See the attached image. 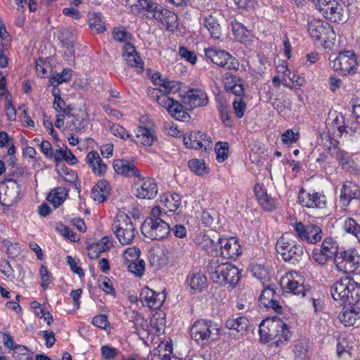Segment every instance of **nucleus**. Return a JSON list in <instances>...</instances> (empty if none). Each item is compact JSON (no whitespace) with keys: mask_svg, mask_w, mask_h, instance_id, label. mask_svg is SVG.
Wrapping results in <instances>:
<instances>
[{"mask_svg":"<svg viewBox=\"0 0 360 360\" xmlns=\"http://www.w3.org/2000/svg\"><path fill=\"white\" fill-rule=\"evenodd\" d=\"M207 272L213 282L221 285L234 287L240 281V271L229 262H219V258L212 259Z\"/></svg>","mask_w":360,"mask_h":360,"instance_id":"obj_1","label":"nucleus"},{"mask_svg":"<svg viewBox=\"0 0 360 360\" xmlns=\"http://www.w3.org/2000/svg\"><path fill=\"white\" fill-rule=\"evenodd\" d=\"M330 292L340 304L355 306L360 301V283L351 277L342 278L333 284Z\"/></svg>","mask_w":360,"mask_h":360,"instance_id":"obj_2","label":"nucleus"},{"mask_svg":"<svg viewBox=\"0 0 360 360\" xmlns=\"http://www.w3.org/2000/svg\"><path fill=\"white\" fill-rule=\"evenodd\" d=\"M112 230L123 245L131 244L138 233L132 219L124 212L117 214L112 224Z\"/></svg>","mask_w":360,"mask_h":360,"instance_id":"obj_3","label":"nucleus"},{"mask_svg":"<svg viewBox=\"0 0 360 360\" xmlns=\"http://www.w3.org/2000/svg\"><path fill=\"white\" fill-rule=\"evenodd\" d=\"M276 250L281 255L283 259L293 264H298L304 258L307 257L303 246L297 244L288 235L281 237L276 244Z\"/></svg>","mask_w":360,"mask_h":360,"instance_id":"obj_4","label":"nucleus"},{"mask_svg":"<svg viewBox=\"0 0 360 360\" xmlns=\"http://www.w3.org/2000/svg\"><path fill=\"white\" fill-rule=\"evenodd\" d=\"M191 338L202 345L213 341L218 336V328L212 321H196L190 330Z\"/></svg>","mask_w":360,"mask_h":360,"instance_id":"obj_5","label":"nucleus"},{"mask_svg":"<svg viewBox=\"0 0 360 360\" xmlns=\"http://www.w3.org/2000/svg\"><path fill=\"white\" fill-rule=\"evenodd\" d=\"M308 31L312 38L323 43L326 46L333 44L335 33L330 25L321 20L314 19L308 24Z\"/></svg>","mask_w":360,"mask_h":360,"instance_id":"obj_6","label":"nucleus"},{"mask_svg":"<svg viewBox=\"0 0 360 360\" xmlns=\"http://www.w3.org/2000/svg\"><path fill=\"white\" fill-rule=\"evenodd\" d=\"M334 263L339 272L352 273L360 265V253L354 248L341 251L334 257Z\"/></svg>","mask_w":360,"mask_h":360,"instance_id":"obj_7","label":"nucleus"},{"mask_svg":"<svg viewBox=\"0 0 360 360\" xmlns=\"http://www.w3.org/2000/svg\"><path fill=\"white\" fill-rule=\"evenodd\" d=\"M141 233L150 240H160L166 237L171 227L166 220H157L146 218L141 227Z\"/></svg>","mask_w":360,"mask_h":360,"instance_id":"obj_8","label":"nucleus"},{"mask_svg":"<svg viewBox=\"0 0 360 360\" xmlns=\"http://www.w3.org/2000/svg\"><path fill=\"white\" fill-rule=\"evenodd\" d=\"M206 57L218 66L229 70L237 69L239 63L228 52L218 49L216 47H211L205 50Z\"/></svg>","mask_w":360,"mask_h":360,"instance_id":"obj_9","label":"nucleus"},{"mask_svg":"<svg viewBox=\"0 0 360 360\" xmlns=\"http://www.w3.org/2000/svg\"><path fill=\"white\" fill-rule=\"evenodd\" d=\"M167 94L161 92L160 95H157V102L165 108L175 119L184 122L188 121L190 115L183 109L182 104L169 97Z\"/></svg>","mask_w":360,"mask_h":360,"instance_id":"obj_10","label":"nucleus"},{"mask_svg":"<svg viewBox=\"0 0 360 360\" xmlns=\"http://www.w3.org/2000/svg\"><path fill=\"white\" fill-rule=\"evenodd\" d=\"M332 68L346 75L354 72L357 65V60L353 51H347L341 52L332 60Z\"/></svg>","mask_w":360,"mask_h":360,"instance_id":"obj_11","label":"nucleus"},{"mask_svg":"<svg viewBox=\"0 0 360 360\" xmlns=\"http://www.w3.org/2000/svg\"><path fill=\"white\" fill-rule=\"evenodd\" d=\"M135 195L139 199H153L158 194V186L153 179L139 175L134 179Z\"/></svg>","mask_w":360,"mask_h":360,"instance_id":"obj_12","label":"nucleus"},{"mask_svg":"<svg viewBox=\"0 0 360 360\" xmlns=\"http://www.w3.org/2000/svg\"><path fill=\"white\" fill-rule=\"evenodd\" d=\"M281 285L294 295L304 297L307 289L304 285V279L297 272H288L281 279Z\"/></svg>","mask_w":360,"mask_h":360,"instance_id":"obj_13","label":"nucleus"},{"mask_svg":"<svg viewBox=\"0 0 360 360\" xmlns=\"http://www.w3.org/2000/svg\"><path fill=\"white\" fill-rule=\"evenodd\" d=\"M294 230L297 237L308 243L315 244L322 238L321 229L314 224L304 225L302 222H296Z\"/></svg>","mask_w":360,"mask_h":360,"instance_id":"obj_14","label":"nucleus"},{"mask_svg":"<svg viewBox=\"0 0 360 360\" xmlns=\"http://www.w3.org/2000/svg\"><path fill=\"white\" fill-rule=\"evenodd\" d=\"M284 327V322L278 318L266 319L259 325V333L262 341L267 342L278 338V331Z\"/></svg>","mask_w":360,"mask_h":360,"instance_id":"obj_15","label":"nucleus"},{"mask_svg":"<svg viewBox=\"0 0 360 360\" xmlns=\"http://www.w3.org/2000/svg\"><path fill=\"white\" fill-rule=\"evenodd\" d=\"M182 107L187 112L198 107L205 106L207 104V96L206 93L199 89L188 90L182 96Z\"/></svg>","mask_w":360,"mask_h":360,"instance_id":"obj_16","label":"nucleus"},{"mask_svg":"<svg viewBox=\"0 0 360 360\" xmlns=\"http://www.w3.org/2000/svg\"><path fill=\"white\" fill-rule=\"evenodd\" d=\"M298 199L300 203L308 208H323L326 204V196L321 193H307L301 189L299 193Z\"/></svg>","mask_w":360,"mask_h":360,"instance_id":"obj_17","label":"nucleus"},{"mask_svg":"<svg viewBox=\"0 0 360 360\" xmlns=\"http://www.w3.org/2000/svg\"><path fill=\"white\" fill-rule=\"evenodd\" d=\"M166 296L164 293L156 292L148 287H144L140 293V300L143 305L151 309H158L164 303Z\"/></svg>","mask_w":360,"mask_h":360,"instance_id":"obj_18","label":"nucleus"},{"mask_svg":"<svg viewBox=\"0 0 360 360\" xmlns=\"http://www.w3.org/2000/svg\"><path fill=\"white\" fill-rule=\"evenodd\" d=\"M184 143L188 148L197 150L203 148L206 150L208 147H210L211 141L205 134L200 131H194L184 136Z\"/></svg>","mask_w":360,"mask_h":360,"instance_id":"obj_19","label":"nucleus"},{"mask_svg":"<svg viewBox=\"0 0 360 360\" xmlns=\"http://www.w3.org/2000/svg\"><path fill=\"white\" fill-rule=\"evenodd\" d=\"M221 247V254L226 259H236L241 254V248L238 240L235 237L219 239Z\"/></svg>","mask_w":360,"mask_h":360,"instance_id":"obj_20","label":"nucleus"},{"mask_svg":"<svg viewBox=\"0 0 360 360\" xmlns=\"http://www.w3.org/2000/svg\"><path fill=\"white\" fill-rule=\"evenodd\" d=\"M1 189L3 191L5 204L10 205L15 203L19 198L20 190L17 182L12 179H6L1 184Z\"/></svg>","mask_w":360,"mask_h":360,"instance_id":"obj_21","label":"nucleus"},{"mask_svg":"<svg viewBox=\"0 0 360 360\" xmlns=\"http://www.w3.org/2000/svg\"><path fill=\"white\" fill-rule=\"evenodd\" d=\"M123 50V56L127 65L134 68L137 73H141L143 70L144 64L135 47L131 44L127 43L124 44Z\"/></svg>","mask_w":360,"mask_h":360,"instance_id":"obj_22","label":"nucleus"},{"mask_svg":"<svg viewBox=\"0 0 360 360\" xmlns=\"http://www.w3.org/2000/svg\"><path fill=\"white\" fill-rule=\"evenodd\" d=\"M131 6V11L142 18L152 19L157 4L150 0H136Z\"/></svg>","mask_w":360,"mask_h":360,"instance_id":"obj_23","label":"nucleus"},{"mask_svg":"<svg viewBox=\"0 0 360 360\" xmlns=\"http://www.w3.org/2000/svg\"><path fill=\"white\" fill-rule=\"evenodd\" d=\"M151 17L152 19L160 22L168 30L173 28L177 20V16L174 12L158 5Z\"/></svg>","mask_w":360,"mask_h":360,"instance_id":"obj_24","label":"nucleus"},{"mask_svg":"<svg viewBox=\"0 0 360 360\" xmlns=\"http://www.w3.org/2000/svg\"><path fill=\"white\" fill-rule=\"evenodd\" d=\"M278 295L274 289L271 288H266L262 290L259 297L260 305L266 308H271L276 312L281 311V306L277 300Z\"/></svg>","mask_w":360,"mask_h":360,"instance_id":"obj_25","label":"nucleus"},{"mask_svg":"<svg viewBox=\"0 0 360 360\" xmlns=\"http://www.w3.org/2000/svg\"><path fill=\"white\" fill-rule=\"evenodd\" d=\"M321 11L324 17L335 22H343L345 19L342 13V8L335 0L331 4L322 6Z\"/></svg>","mask_w":360,"mask_h":360,"instance_id":"obj_26","label":"nucleus"},{"mask_svg":"<svg viewBox=\"0 0 360 360\" xmlns=\"http://www.w3.org/2000/svg\"><path fill=\"white\" fill-rule=\"evenodd\" d=\"M113 168L117 174L124 175V176H134V179H136L140 175L139 170L134 165L124 160H115Z\"/></svg>","mask_w":360,"mask_h":360,"instance_id":"obj_27","label":"nucleus"},{"mask_svg":"<svg viewBox=\"0 0 360 360\" xmlns=\"http://www.w3.org/2000/svg\"><path fill=\"white\" fill-rule=\"evenodd\" d=\"M255 193L259 203L266 211H272L276 208L274 200L267 194L266 191L260 185L255 186Z\"/></svg>","mask_w":360,"mask_h":360,"instance_id":"obj_28","label":"nucleus"},{"mask_svg":"<svg viewBox=\"0 0 360 360\" xmlns=\"http://www.w3.org/2000/svg\"><path fill=\"white\" fill-rule=\"evenodd\" d=\"M86 159V162L90 165L94 174L102 175L105 173L107 166L97 152L90 151L87 154Z\"/></svg>","mask_w":360,"mask_h":360,"instance_id":"obj_29","label":"nucleus"},{"mask_svg":"<svg viewBox=\"0 0 360 360\" xmlns=\"http://www.w3.org/2000/svg\"><path fill=\"white\" fill-rule=\"evenodd\" d=\"M217 12H214L204 18V26L208 30L210 37L214 39H218L221 36V27L217 18Z\"/></svg>","mask_w":360,"mask_h":360,"instance_id":"obj_30","label":"nucleus"},{"mask_svg":"<svg viewBox=\"0 0 360 360\" xmlns=\"http://www.w3.org/2000/svg\"><path fill=\"white\" fill-rule=\"evenodd\" d=\"M135 132L137 141L144 146H150L157 140L155 131L153 129L139 127Z\"/></svg>","mask_w":360,"mask_h":360,"instance_id":"obj_31","label":"nucleus"},{"mask_svg":"<svg viewBox=\"0 0 360 360\" xmlns=\"http://www.w3.org/2000/svg\"><path fill=\"white\" fill-rule=\"evenodd\" d=\"M110 185L105 180L99 181L91 191V198L98 202H103L110 193Z\"/></svg>","mask_w":360,"mask_h":360,"instance_id":"obj_32","label":"nucleus"},{"mask_svg":"<svg viewBox=\"0 0 360 360\" xmlns=\"http://www.w3.org/2000/svg\"><path fill=\"white\" fill-rule=\"evenodd\" d=\"M152 79L156 86H159L162 88L160 90L161 92L170 93L172 91H176L179 89V84L174 81H169L162 77L159 73H155Z\"/></svg>","mask_w":360,"mask_h":360,"instance_id":"obj_33","label":"nucleus"},{"mask_svg":"<svg viewBox=\"0 0 360 360\" xmlns=\"http://www.w3.org/2000/svg\"><path fill=\"white\" fill-rule=\"evenodd\" d=\"M161 202L169 212H175L180 207L181 199L179 194L169 193L161 197Z\"/></svg>","mask_w":360,"mask_h":360,"instance_id":"obj_34","label":"nucleus"},{"mask_svg":"<svg viewBox=\"0 0 360 360\" xmlns=\"http://www.w3.org/2000/svg\"><path fill=\"white\" fill-rule=\"evenodd\" d=\"M68 191L65 187H58L52 190L47 196L48 201L55 208L58 207L65 200Z\"/></svg>","mask_w":360,"mask_h":360,"instance_id":"obj_35","label":"nucleus"},{"mask_svg":"<svg viewBox=\"0 0 360 360\" xmlns=\"http://www.w3.org/2000/svg\"><path fill=\"white\" fill-rule=\"evenodd\" d=\"M338 319L345 326H348L360 323L359 312V311L354 310L353 308L341 311L338 315Z\"/></svg>","mask_w":360,"mask_h":360,"instance_id":"obj_36","label":"nucleus"},{"mask_svg":"<svg viewBox=\"0 0 360 360\" xmlns=\"http://www.w3.org/2000/svg\"><path fill=\"white\" fill-rule=\"evenodd\" d=\"M53 159L57 164L63 160L70 165H75L77 162L75 155L67 147L65 149L60 148L56 150Z\"/></svg>","mask_w":360,"mask_h":360,"instance_id":"obj_37","label":"nucleus"},{"mask_svg":"<svg viewBox=\"0 0 360 360\" xmlns=\"http://www.w3.org/2000/svg\"><path fill=\"white\" fill-rule=\"evenodd\" d=\"M248 326V320L244 316L229 319L226 321V327L237 332L245 331Z\"/></svg>","mask_w":360,"mask_h":360,"instance_id":"obj_38","label":"nucleus"},{"mask_svg":"<svg viewBox=\"0 0 360 360\" xmlns=\"http://www.w3.org/2000/svg\"><path fill=\"white\" fill-rule=\"evenodd\" d=\"M357 188L352 184L343 185L341 189L340 200L344 205H348L350 201L356 198Z\"/></svg>","mask_w":360,"mask_h":360,"instance_id":"obj_39","label":"nucleus"},{"mask_svg":"<svg viewBox=\"0 0 360 360\" xmlns=\"http://www.w3.org/2000/svg\"><path fill=\"white\" fill-rule=\"evenodd\" d=\"M232 32L235 38L240 41H246L250 36L249 31L243 25L236 20L231 23Z\"/></svg>","mask_w":360,"mask_h":360,"instance_id":"obj_40","label":"nucleus"},{"mask_svg":"<svg viewBox=\"0 0 360 360\" xmlns=\"http://www.w3.org/2000/svg\"><path fill=\"white\" fill-rule=\"evenodd\" d=\"M189 169L199 176H203L209 173L210 169L205 165L202 160L193 159L188 161Z\"/></svg>","mask_w":360,"mask_h":360,"instance_id":"obj_41","label":"nucleus"},{"mask_svg":"<svg viewBox=\"0 0 360 360\" xmlns=\"http://www.w3.org/2000/svg\"><path fill=\"white\" fill-rule=\"evenodd\" d=\"M53 94L54 96V101L53 103V108L58 112L65 113L67 115V117H70V112H72V108L62 99L60 94L54 92H53Z\"/></svg>","mask_w":360,"mask_h":360,"instance_id":"obj_42","label":"nucleus"},{"mask_svg":"<svg viewBox=\"0 0 360 360\" xmlns=\"http://www.w3.org/2000/svg\"><path fill=\"white\" fill-rule=\"evenodd\" d=\"M89 27L97 33H102L106 30L105 22L100 13H94L89 16Z\"/></svg>","mask_w":360,"mask_h":360,"instance_id":"obj_43","label":"nucleus"},{"mask_svg":"<svg viewBox=\"0 0 360 360\" xmlns=\"http://www.w3.org/2000/svg\"><path fill=\"white\" fill-rule=\"evenodd\" d=\"M67 124L72 131H79L84 129L86 124V120L79 115H75L70 112V117H68Z\"/></svg>","mask_w":360,"mask_h":360,"instance_id":"obj_44","label":"nucleus"},{"mask_svg":"<svg viewBox=\"0 0 360 360\" xmlns=\"http://www.w3.org/2000/svg\"><path fill=\"white\" fill-rule=\"evenodd\" d=\"M344 230L353 236L358 240H360V224L356 220L351 217H348L345 220L343 225Z\"/></svg>","mask_w":360,"mask_h":360,"instance_id":"obj_45","label":"nucleus"},{"mask_svg":"<svg viewBox=\"0 0 360 360\" xmlns=\"http://www.w3.org/2000/svg\"><path fill=\"white\" fill-rule=\"evenodd\" d=\"M321 247L323 250L326 252V255H329L331 258L335 257L339 252L338 244L332 238H326L322 243Z\"/></svg>","mask_w":360,"mask_h":360,"instance_id":"obj_46","label":"nucleus"},{"mask_svg":"<svg viewBox=\"0 0 360 360\" xmlns=\"http://www.w3.org/2000/svg\"><path fill=\"white\" fill-rule=\"evenodd\" d=\"M216 158L219 162H223L228 158L229 143L219 141L215 144Z\"/></svg>","mask_w":360,"mask_h":360,"instance_id":"obj_47","label":"nucleus"},{"mask_svg":"<svg viewBox=\"0 0 360 360\" xmlns=\"http://www.w3.org/2000/svg\"><path fill=\"white\" fill-rule=\"evenodd\" d=\"M291 334L289 331L288 325L284 323V327H281V329L278 331V338L273 340V344L276 347H279L281 345L289 341Z\"/></svg>","mask_w":360,"mask_h":360,"instance_id":"obj_48","label":"nucleus"},{"mask_svg":"<svg viewBox=\"0 0 360 360\" xmlns=\"http://www.w3.org/2000/svg\"><path fill=\"white\" fill-rule=\"evenodd\" d=\"M71 77V70L64 69L63 71L54 75L50 80L51 84L53 86H57L63 82L69 81Z\"/></svg>","mask_w":360,"mask_h":360,"instance_id":"obj_49","label":"nucleus"},{"mask_svg":"<svg viewBox=\"0 0 360 360\" xmlns=\"http://www.w3.org/2000/svg\"><path fill=\"white\" fill-rule=\"evenodd\" d=\"M128 268L137 276H141L145 271V262L143 259L132 262L128 264Z\"/></svg>","mask_w":360,"mask_h":360,"instance_id":"obj_50","label":"nucleus"},{"mask_svg":"<svg viewBox=\"0 0 360 360\" xmlns=\"http://www.w3.org/2000/svg\"><path fill=\"white\" fill-rule=\"evenodd\" d=\"M325 253H326V252L323 250V248L321 246V248L314 249L312 257L319 264L323 265L326 264L330 259H331L329 255H326Z\"/></svg>","mask_w":360,"mask_h":360,"instance_id":"obj_51","label":"nucleus"},{"mask_svg":"<svg viewBox=\"0 0 360 360\" xmlns=\"http://www.w3.org/2000/svg\"><path fill=\"white\" fill-rule=\"evenodd\" d=\"M338 144L339 142L337 140L329 137V144L326 147L333 158H342L343 150L338 147Z\"/></svg>","mask_w":360,"mask_h":360,"instance_id":"obj_52","label":"nucleus"},{"mask_svg":"<svg viewBox=\"0 0 360 360\" xmlns=\"http://www.w3.org/2000/svg\"><path fill=\"white\" fill-rule=\"evenodd\" d=\"M207 278L201 274H195L190 278V285L192 289H200L205 283Z\"/></svg>","mask_w":360,"mask_h":360,"instance_id":"obj_53","label":"nucleus"},{"mask_svg":"<svg viewBox=\"0 0 360 360\" xmlns=\"http://www.w3.org/2000/svg\"><path fill=\"white\" fill-rule=\"evenodd\" d=\"M140 252V250L137 248H129L124 251L123 257L125 260L131 263L139 260Z\"/></svg>","mask_w":360,"mask_h":360,"instance_id":"obj_54","label":"nucleus"},{"mask_svg":"<svg viewBox=\"0 0 360 360\" xmlns=\"http://www.w3.org/2000/svg\"><path fill=\"white\" fill-rule=\"evenodd\" d=\"M6 115L8 120H14L15 119L16 111L11 102V95L7 94L6 95L5 103Z\"/></svg>","mask_w":360,"mask_h":360,"instance_id":"obj_55","label":"nucleus"},{"mask_svg":"<svg viewBox=\"0 0 360 360\" xmlns=\"http://www.w3.org/2000/svg\"><path fill=\"white\" fill-rule=\"evenodd\" d=\"M299 134L295 133L292 129H288L281 135V140L285 144H292L297 142Z\"/></svg>","mask_w":360,"mask_h":360,"instance_id":"obj_56","label":"nucleus"},{"mask_svg":"<svg viewBox=\"0 0 360 360\" xmlns=\"http://www.w3.org/2000/svg\"><path fill=\"white\" fill-rule=\"evenodd\" d=\"M101 355L105 360H110L115 358L117 356L118 352L117 349L109 347L108 345H103L101 347Z\"/></svg>","mask_w":360,"mask_h":360,"instance_id":"obj_57","label":"nucleus"},{"mask_svg":"<svg viewBox=\"0 0 360 360\" xmlns=\"http://www.w3.org/2000/svg\"><path fill=\"white\" fill-rule=\"evenodd\" d=\"M179 54L181 58H185L191 64L196 63L197 57L193 51L188 50L186 47L181 46L179 48Z\"/></svg>","mask_w":360,"mask_h":360,"instance_id":"obj_58","label":"nucleus"},{"mask_svg":"<svg viewBox=\"0 0 360 360\" xmlns=\"http://www.w3.org/2000/svg\"><path fill=\"white\" fill-rule=\"evenodd\" d=\"M111 133L121 139H126L130 137V135L127 130L119 124H113L110 129Z\"/></svg>","mask_w":360,"mask_h":360,"instance_id":"obj_59","label":"nucleus"},{"mask_svg":"<svg viewBox=\"0 0 360 360\" xmlns=\"http://www.w3.org/2000/svg\"><path fill=\"white\" fill-rule=\"evenodd\" d=\"M233 108L236 115L238 118H241L244 115V112L246 109V103L241 99H239L238 101L235 100L233 103Z\"/></svg>","mask_w":360,"mask_h":360,"instance_id":"obj_60","label":"nucleus"},{"mask_svg":"<svg viewBox=\"0 0 360 360\" xmlns=\"http://www.w3.org/2000/svg\"><path fill=\"white\" fill-rule=\"evenodd\" d=\"M350 348H348L347 342L346 340H342L337 345L336 352L339 357H341L344 354H347L349 357L352 356Z\"/></svg>","mask_w":360,"mask_h":360,"instance_id":"obj_61","label":"nucleus"},{"mask_svg":"<svg viewBox=\"0 0 360 360\" xmlns=\"http://www.w3.org/2000/svg\"><path fill=\"white\" fill-rule=\"evenodd\" d=\"M337 159L340 164L342 165V168L345 169H349L352 167L354 165L353 160L350 158V157L348 155L347 153L345 151H342V158H335Z\"/></svg>","mask_w":360,"mask_h":360,"instance_id":"obj_62","label":"nucleus"},{"mask_svg":"<svg viewBox=\"0 0 360 360\" xmlns=\"http://www.w3.org/2000/svg\"><path fill=\"white\" fill-rule=\"evenodd\" d=\"M220 117L223 123L227 126L231 127L233 124V120L229 114V111L226 106L221 105L219 108Z\"/></svg>","mask_w":360,"mask_h":360,"instance_id":"obj_63","label":"nucleus"},{"mask_svg":"<svg viewBox=\"0 0 360 360\" xmlns=\"http://www.w3.org/2000/svg\"><path fill=\"white\" fill-rule=\"evenodd\" d=\"M166 217L167 213L165 210H162L160 207H155L152 209L150 216L148 218L157 220H165Z\"/></svg>","mask_w":360,"mask_h":360,"instance_id":"obj_64","label":"nucleus"}]
</instances>
